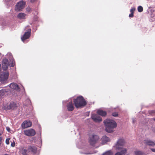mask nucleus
<instances>
[{"label": "nucleus", "instance_id": "nucleus-34", "mask_svg": "<svg viewBox=\"0 0 155 155\" xmlns=\"http://www.w3.org/2000/svg\"><path fill=\"white\" fill-rule=\"evenodd\" d=\"M6 129L8 130V131L9 132L10 131V129L9 127H6Z\"/></svg>", "mask_w": 155, "mask_h": 155}, {"label": "nucleus", "instance_id": "nucleus-18", "mask_svg": "<svg viewBox=\"0 0 155 155\" xmlns=\"http://www.w3.org/2000/svg\"><path fill=\"white\" fill-rule=\"evenodd\" d=\"M9 87L13 89L18 90L19 89L18 85L16 83H12L9 84Z\"/></svg>", "mask_w": 155, "mask_h": 155}, {"label": "nucleus", "instance_id": "nucleus-8", "mask_svg": "<svg viewBox=\"0 0 155 155\" xmlns=\"http://www.w3.org/2000/svg\"><path fill=\"white\" fill-rule=\"evenodd\" d=\"M9 74L8 72L0 74V81L2 83H4L7 81L9 76Z\"/></svg>", "mask_w": 155, "mask_h": 155}, {"label": "nucleus", "instance_id": "nucleus-30", "mask_svg": "<svg viewBox=\"0 0 155 155\" xmlns=\"http://www.w3.org/2000/svg\"><path fill=\"white\" fill-rule=\"evenodd\" d=\"M9 140L10 139L9 138H7L5 142L6 144H8L9 143Z\"/></svg>", "mask_w": 155, "mask_h": 155}, {"label": "nucleus", "instance_id": "nucleus-16", "mask_svg": "<svg viewBox=\"0 0 155 155\" xmlns=\"http://www.w3.org/2000/svg\"><path fill=\"white\" fill-rule=\"evenodd\" d=\"M120 152H118L116 153L115 155H124L127 153V150L125 148H124L121 150Z\"/></svg>", "mask_w": 155, "mask_h": 155}, {"label": "nucleus", "instance_id": "nucleus-31", "mask_svg": "<svg viewBox=\"0 0 155 155\" xmlns=\"http://www.w3.org/2000/svg\"><path fill=\"white\" fill-rule=\"evenodd\" d=\"M129 17H133L134 16V14L131 13L129 15Z\"/></svg>", "mask_w": 155, "mask_h": 155}, {"label": "nucleus", "instance_id": "nucleus-37", "mask_svg": "<svg viewBox=\"0 0 155 155\" xmlns=\"http://www.w3.org/2000/svg\"><path fill=\"white\" fill-rule=\"evenodd\" d=\"M134 120H135L134 119H133V123H134Z\"/></svg>", "mask_w": 155, "mask_h": 155}, {"label": "nucleus", "instance_id": "nucleus-35", "mask_svg": "<svg viewBox=\"0 0 155 155\" xmlns=\"http://www.w3.org/2000/svg\"><path fill=\"white\" fill-rule=\"evenodd\" d=\"M151 150L152 152H155V149L151 148Z\"/></svg>", "mask_w": 155, "mask_h": 155}, {"label": "nucleus", "instance_id": "nucleus-17", "mask_svg": "<svg viewBox=\"0 0 155 155\" xmlns=\"http://www.w3.org/2000/svg\"><path fill=\"white\" fill-rule=\"evenodd\" d=\"M97 114L102 117H105L107 115V112L102 110H98L97 112Z\"/></svg>", "mask_w": 155, "mask_h": 155}, {"label": "nucleus", "instance_id": "nucleus-7", "mask_svg": "<svg viewBox=\"0 0 155 155\" xmlns=\"http://www.w3.org/2000/svg\"><path fill=\"white\" fill-rule=\"evenodd\" d=\"M24 133L25 135L29 137L34 136L36 134L35 130L33 129H30L25 130Z\"/></svg>", "mask_w": 155, "mask_h": 155}, {"label": "nucleus", "instance_id": "nucleus-25", "mask_svg": "<svg viewBox=\"0 0 155 155\" xmlns=\"http://www.w3.org/2000/svg\"><path fill=\"white\" fill-rule=\"evenodd\" d=\"M137 10L138 12H141L143 11V8L141 6H139L137 8Z\"/></svg>", "mask_w": 155, "mask_h": 155}, {"label": "nucleus", "instance_id": "nucleus-26", "mask_svg": "<svg viewBox=\"0 0 155 155\" xmlns=\"http://www.w3.org/2000/svg\"><path fill=\"white\" fill-rule=\"evenodd\" d=\"M112 115L113 116H114V117H117L118 115V113L117 112H116L112 113Z\"/></svg>", "mask_w": 155, "mask_h": 155}, {"label": "nucleus", "instance_id": "nucleus-3", "mask_svg": "<svg viewBox=\"0 0 155 155\" xmlns=\"http://www.w3.org/2000/svg\"><path fill=\"white\" fill-rule=\"evenodd\" d=\"M126 143L125 140L123 138H119L114 146L116 150H120L123 149Z\"/></svg>", "mask_w": 155, "mask_h": 155}, {"label": "nucleus", "instance_id": "nucleus-13", "mask_svg": "<svg viewBox=\"0 0 155 155\" xmlns=\"http://www.w3.org/2000/svg\"><path fill=\"white\" fill-rule=\"evenodd\" d=\"M66 107L68 110L70 111H73L74 109V104L72 101H70L68 103Z\"/></svg>", "mask_w": 155, "mask_h": 155}, {"label": "nucleus", "instance_id": "nucleus-2", "mask_svg": "<svg viewBox=\"0 0 155 155\" xmlns=\"http://www.w3.org/2000/svg\"><path fill=\"white\" fill-rule=\"evenodd\" d=\"M74 106L77 108L83 107L87 104V102L82 96H79L73 101Z\"/></svg>", "mask_w": 155, "mask_h": 155}, {"label": "nucleus", "instance_id": "nucleus-28", "mask_svg": "<svg viewBox=\"0 0 155 155\" xmlns=\"http://www.w3.org/2000/svg\"><path fill=\"white\" fill-rule=\"evenodd\" d=\"M135 8H132L130 10V12H131V13H132L133 14H134V12L135 11Z\"/></svg>", "mask_w": 155, "mask_h": 155}, {"label": "nucleus", "instance_id": "nucleus-14", "mask_svg": "<svg viewBox=\"0 0 155 155\" xmlns=\"http://www.w3.org/2000/svg\"><path fill=\"white\" fill-rule=\"evenodd\" d=\"M110 141V139L109 137L105 135L103 136L101 138V144L102 145L105 144Z\"/></svg>", "mask_w": 155, "mask_h": 155}, {"label": "nucleus", "instance_id": "nucleus-29", "mask_svg": "<svg viewBox=\"0 0 155 155\" xmlns=\"http://www.w3.org/2000/svg\"><path fill=\"white\" fill-rule=\"evenodd\" d=\"M26 11L28 12H30L31 11V8L29 7H28L26 8Z\"/></svg>", "mask_w": 155, "mask_h": 155}, {"label": "nucleus", "instance_id": "nucleus-12", "mask_svg": "<svg viewBox=\"0 0 155 155\" xmlns=\"http://www.w3.org/2000/svg\"><path fill=\"white\" fill-rule=\"evenodd\" d=\"M92 119L95 122H100L102 120L101 117L96 114H93L91 116Z\"/></svg>", "mask_w": 155, "mask_h": 155}, {"label": "nucleus", "instance_id": "nucleus-33", "mask_svg": "<svg viewBox=\"0 0 155 155\" xmlns=\"http://www.w3.org/2000/svg\"><path fill=\"white\" fill-rule=\"evenodd\" d=\"M9 65L10 67H13L14 66V64L13 63H12L10 64H9Z\"/></svg>", "mask_w": 155, "mask_h": 155}, {"label": "nucleus", "instance_id": "nucleus-6", "mask_svg": "<svg viewBox=\"0 0 155 155\" xmlns=\"http://www.w3.org/2000/svg\"><path fill=\"white\" fill-rule=\"evenodd\" d=\"M25 3L23 1L18 2L15 7V10L16 11H21L25 7Z\"/></svg>", "mask_w": 155, "mask_h": 155}, {"label": "nucleus", "instance_id": "nucleus-10", "mask_svg": "<svg viewBox=\"0 0 155 155\" xmlns=\"http://www.w3.org/2000/svg\"><path fill=\"white\" fill-rule=\"evenodd\" d=\"M32 125V123L28 120L24 121L21 124L22 127L25 129L30 127Z\"/></svg>", "mask_w": 155, "mask_h": 155}, {"label": "nucleus", "instance_id": "nucleus-5", "mask_svg": "<svg viewBox=\"0 0 155 155\" xmlns=\"http://www.w3.org/2000/svg\"><path fill=\"white\" fill-rule=\"evenodd\" d=\"M99 136L96 135H92L90 137L89 142L90 145L94 146L99 140Z\"/></svg>", "mask_w": 155, "mask_h": 155}, {"label": "nucleus", "instance_id": "nucleus-36", "mask_svg": "<svg viewBox=\"0 0 155 155\" xmlns=\"http://www.w3.org/2000/svg\"><path fill=\"white\" fill-rule=\"evenodd\" d=\"M36 1V0H31V2H34L35 1Z\"/></svg>", "mask_w": 155, "mask_h": 155}, {"label": "nucleus", "instance_id": "nucleus-24", "mask_svg": "<svg viewBox=\"0 0 155 155\" xmlns=\"http://www.w3.org/2000/svg\"><path fill=\"white\" fill-rule=\"evenodd\" d=\"M102 155H112V153L111 151L109 150L103 153Z\"/></svg>", "mask_w": 155, "mask_h": 155}, {"label": "nucleus", "instance_id": "nucleus-9", "mask_svg": "<svg viewBox=\"0 0 155 155\" xmlns=\"http://www.w3.org/2000/svg\"><path fill=\"white\" fill-rule=\"evenodd\" d=\"M31 29H29L28 30V31L25 32L23 36L21 37V40L24 41L25 40L29 38L31 35Z\"/></svg>", "mask_w": 155, "mask_h": 155}, {"label": "nucleus", "instance_id": "nucleus-15", "mask_svg": "<svg viewBox=\"0 0 155 155\" xmlns=\"http://www.w3.org/2000/svg\"><path fill=\"white\" fill-rule=\"evenodd\" d=\"M144 143L147 145L154 146L155 145V143L150 140H144Z\"/></svg>", "mask_w": 155, "mask_h": 155}, {"label": "nucleus", "instance_id": "nucleus-1", "mask_svg": "<svg viewBox=\"0 0 155 155\" xmlns=\"http://www.w3.org/2000/svg\"><path fill=\"white\" fill-rule=\"evenodd\" d=\"M106 127L105 130L108 133H112L114 129L117 126L116 123L114 120L110 119H107L104 121Z\"/></svg>", "mask_w": 155, "mask_h": 155}, {"label": "nucleus", "instance_id": "nucleus-27", "mask_svg": "<svg viewBox=\"0 0 155 155\" xmlns=\"http://www.w3.org/2000/svg\"><path fill=\"white\" fill-rule=\"evenodd\" d=\"M155 110H150L149 111V113L150 114H151V115H153V114H155Z\"/></svg>", "mask_w": 155, "mask_h": 155}, {"label": "nucleus", "instance_id": "nucleus-38", "mask_svg": "<svg viewBox=\"0 0 155 155\" xmlns=\"http://www.w3.org/2000/svg\"><path fill=\"white\" fill-rule=\"evenodd\" d=\"M1 64H0V71H1Z\"/></svg>", "mask_w": 155, "mask_h": 155}, {"label": "nucleus", "instance_id": "nucleus-11", "mask_svg": "<svg viewBox=\"0 0 155 155\" xmlns=\"http://www.w3.org/2000/svg\"><path fill=\"white\" fill-rule=\"evenodd\" d=\"M2 68L4 70H6L8 68L9 63L7 59H3L2 63Z\"/></svg>", "mask_w": 155, "mask_h": 155}, {"label": "nucleus", "instance_id": "nucleus-39", "mask_svg": "<svg viewBox=\"0 0 155 155\" xmlns=\"http://www.w3.org/2000/svg\"><path fill=\"white\" fill-rule=\"evenodd\" d=\"M153 120L155 121V118H153Z\"/></svg>", "mask_w": 155, "mask_h": 155}, {"label": "nucleus", "instance_id": "nucleus-21", "mask_svg": "<svg viewBox=\"0 0 155 155\" xmlns=\"http://www.w3.org/2000/svg\"><path fill=\"white\" fill-rule=\"evenodd\" d=\"M26 15V14L24 13H20L18 15L17 17L20 19H23L25 18Z\"/></svg>", "mask_w": 155, "mask_h": 155}, {"label": "nucleus", "instance_id": "nucleus-32", "mask_svg": "<svg viewBox=\"0 0 155 155\" xmlns=\"http://www.w3.org/2000/svg\"><path fill=\"white\" fill-rule=\"evenodd\" d=\"M15 145V143L14 142H13L11 144V146L12 147H14Z\"/></svg>", "mask_w": 155, "mask_h": 155}, {"label": "nucleus", "instance_id": "nucleus-20", "mask_svg": "<svg viewBox=\"0 0 155 155\" xmlns=\"http://www.w3.org/2000/svg\"><path fill=\"white\" fill-rule=\"evenodd\" d=\"M135 155H145V153L140 150H137L134 151Z\"/></svg>", "mask_w": 155, "mask_h": 155}, {"label": "nucleus", "instance_id": "nucleus-23", "mask_svg": "<svg viewBox=\"0 0 155 155\" xmlns=\"http://www.w3.org/2000/svg\"><path fill=\"white\" fill-rule=\"evenodd\" d=\"M29 152L31 151L33 153H35L36 151V149L35 148L30 147L28 149Z\"/></svg>", "mask_w": 155, "mask_h": 155}, {"label": "nucleus", "instance_id": "nucleus-4", "mask_svg": "<svg viewBox=\"0 0 155 155\" xmlns=\"http://www.w3.org/2000/svg\"><path fill=\"white\" fill-rule=\"evenodd\" d=\"M17 106L16 104L14 102H11L6 105H4L3 108L6 110H14L17 108Z\"/></svg>", "mask_w": 155, "mask_h": 155}, {"label": "nucleus", "instance_id": "nucleus-19", "mask_svg": "<svg viewBox=\"0 0 155 155\" xmlns=\"http://www.w3.org/2000/svg\"><path fill=\"white\" fill-rule=\"evenodd\" d=\"M20 152L23 155H28V150L24 149V148H21L20 149Z\"/></svg>", "mask_w": 155, "mask_h": 155}, {"label": "nucleus", "instance_id": "nucleus-22", "mask_svg": "<svg viewBox=\"0 0 155 155\" xmlns=\"http://www.w3.org/2000/svg\"><path fill=\"white\" fill-rule=\"evenodd\" d=\"M6 92L5 89H2L0 90V99L3 97L5 93Z\"/></svg>", "mask_w": 155, "mask_h": 155}]
</instances>
